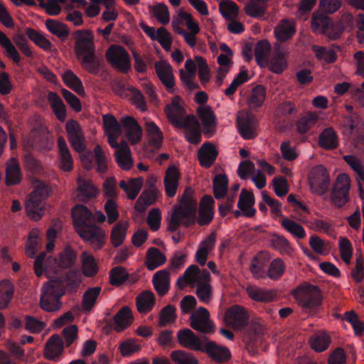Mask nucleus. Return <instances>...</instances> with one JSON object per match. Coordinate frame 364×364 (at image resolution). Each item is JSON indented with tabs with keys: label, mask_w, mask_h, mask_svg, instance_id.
Wrapping results in <instances>:
<instances>
[{
	"label": "nucleus",
	"mask_w": 364,
	"mask_h": 364,
	"mask_svg": "<svg viewBox=\"0 0 364 364\" xmlns=\"http://www.w3.org/2000/svg\"><path fill=\"white\" fill-rule=\"evenodd\" d=\"M80 283V274L74 270L50 279L42 288L40 301L41 308L49 312L58 311L62 306L60 298L65 291L75 290Z\"/></svg>",
	"instance_id": "f257e3e1"
},
{
	"label": "nucleus",
	"mask_w": 364,
	"mask_h": 364,
	"mask_svg": "<svg viewBox=\"0 0 364 364\" xmlns=\"http://www.w3.org/2000/svg\"><path fill=\"white\" fill-rule=\"evenodd\" d=\"M197 199L194 191L186 188L178 203L175 205L167 217L168 230L175 232L181 225L188 227L196 221Z\"/></svg>",
	"instance_id": "f03ea898"
},
{
	"label": "nucleus",
	"mask_w": 364,
	"mask_h": 364,
	"mask_svg": "<svg viewBox=\"0 0 364 364\" xmlns=\"http://www.w3.org/2000/svg\"><path fill=\"white\" fill-rule=\"evenodd\" d=\"M68 139L72 147L80 154L82 166L87 170L91 169L90 152H85V138L80 124L74 120L69 119L65 124Z\"/></svg>",
	"instance_id": "7ed1b4c3"
},
{
	"label": "nucleus",
	"mask_w": 364,
	"mask_h": 364,
	"mask_svg": "<svg viewBox=\"0 0 364 364\" xmlns=\"http://www.w3.org/2000/svg\"><path fill=\"white\" fill-rule=\"evenodd\" d=\"M39 186L29 195L26 202V211L29 217L38 220L44 214L43 199L51 193L50 183H38Z\"/></svg>",
	"instance_id": "20e7f679"
},
{
	"label": "nucleus",
	"mask_w": 364,
	"mask_h": 364,
	"mask_svg": "<svg viewBox=\"0 0 364 364\" xmlns=\"http://www.w3.org/2000/svg\"><path fill=\"white\" fill-rule=\"evenodd\" d=\"M75 228L84 240L91 241V211L82 204H77L72 209Z\"/></svg>",
	"instance_id": "39448f33"
},
{
	"label": "nucleus",
	"mask_w": 364,
	"mask_h": 364,
	"mask_svg": "<svg viewBox=\"0 0 364 364\" xmlns=\"http://www.w3.org/2000/svg\"><path fill=\"white\" fill-rule=\"evenodd\" d=\"M211 282V276L205 269H200L196 264L190 265L180 277L177 284L180 288L189 285L192 288Z\"/></svg>",
	"instance_id": "423d86ee"
},
{
	"label": "nucleus",
	"mask_w": 364,
	"mask_h": 364,
	"mask_svg": "<svg viewBox=\"0 0 364 364\" xmlns=\"http://www.w3.org/2000/svg\"><path fill=\"white\" fill-rule=\"evenodd\" d=\"M295 299L304 308L311 309L318 306L321 301L318 288L314 285L303 284L293 292Z\"/></svg>",
	"instance_id": "0eeeda50"
},
{
	"label": "nucleus",
	"mask_w": 364,
	"mask_h": 364,
	"mask_svg": "<svg viewBox=\"0 0 364 364\" xmlns=\"http://www.w3.org/2000/svg\"><path fill=\"white\" fill-rule=\"evenodd\" d=\"M75 55L82 66L91 72V31L83 33L80 31L76 37L75 45Z\"/></svg>",
	"instance_id": "6e6552de"
},
{
	"label": "nucleus",
	"mask_w": 364,
	"mask_h": 364,
	"mask_svg": "<svg viewBox=\"0 0 364 364\" xmlns=\"http://www.w3.org/2000/svg\"><path fill=\"white\" fill-rule=\"evenodd\" d=\"M106 57L112 67L122 73H127L131 68L128 52L120 46H112L106 53Z\"/></svg>",
	"instance_id": "1a4fd4ad"
},
{
	"label": "nucleus",
	"mask_w": 364,
	"mask_h": 364,
	"mask_svg": "<svg viewBox=\"0 0 364 364\" xmlns=\"http://www.w3.org/2000/svg\"><path fill=\"white\" fill-rule=\"evenodd\" d=\"M190 326L194 330L203 333L214 332V324L210 319V314L207 309L199 307L190 316Z\"/></svg>",
	"instance_id": "9d476101"
},
{
	"label": "nucleus",
	"mask_w": 364,
	"mask_h": 364,
	"mask_svg": "<svg viewBox=\"0 0 364 364\" xmlns=\"http://www.w3.org/2000/svg\"><path fill=\"white\" fill-rule=\"evenodd\" d=\"M238 130L244 139H254L256 135L257 120L255 117L247 112H240L237 117Z\"/></svg>",
	"instance_id": "9b49d317"
},
{
	"label": "nucleus",
	"mask_w": 364,
	"mask_h": 364,
	"mask_svg": "<svg viewBox=\"0 0 364 364\" xmlns=\"http://www.w3.org/2000/svg\"><path fill=\"white\" fill-rule=\"evenodd\" d=\"M249 320L246 310L240 306L235 305L229 308L225 314V323L235 329L245 326Z\"/></svg>",
	"instance_id": "f8f14e48"
},
{
	"label": "nucleus",
	"mask_w": 364,
	"mask_h": 364,
	"mask_svg": "<svg viewBox=\"0 0 364 364\" xmlns=\"http://www.w3.org/2000/svg\"><path fill=\"white\" fill-rule=\"evenodd\" d=\"M181 97L176 95L172 99L171 104L166 105L165 112L169 122L177 128H183L186 126L185 124V118L182 119L185 114V109L178 104Z\"/></svg>",
	"instance_id": "ddd939ff"
},
{
	"label": "nucleus",
	"mask_w": 364,
	"mask_h": 364,
	"mask_svg": "<svg viewBox=\"0 0 364 364\" xmlns=\"http://www.w3.org/2000/svg\"><path fill=\"white\" fill-rule=\"evenodd\" d=\"M156 73L161 83L170 93L174 92L175 79L173 68L165 60L157 61L154 64Z\"/></svg>",
	"instance_id": "4468645a"
},
{
	"label": "nucleus",
	"mask_w": 364,
	"mask_h": 364,
	"mask_svg": "<svg viewBox=\"0 0 364 364\" xmlns=\"http://www.w3.org/2000/svg\"><path fill=\"white\" fill-rule=\"evenodd\" d=\"M139 26L151 40L158 41L165 50L169 51L171 50L173 38L166 28L160 27L157 29L156 34L154 27H149L144 22H141Z\"/></svg>",
	"instance_id": "2eb2a0df"
},
{
	"label": "nucleus",
	"mask_w": 364,
	"mask_h": 364,
	"mask_svg": "<svg viewBox=\"0 0 364 364\" xmlns=\"http://www.w3.org/2000/svg\"><path fill=\"white\" fill-rule=\"evenodd\" d=\"M255 203L253 193L245 189L242 190L237 203L239 210L235 211V216L243 215L249 218L254 216L256 213V209L254 208Z\"/></svg>",
	"instance_id": "dca6fc26"
},
{
	"label": "nucleus",
	"mask_w": 364,
	"mask_h": 364,
	"mask_svg": "<svg viewBox=\"0 0 364 364\" xmlns=\"http://www.w3.org/2000/svg\"><path fill=\"white\" fill-rule=\"evenodd\" d=\"M103 123L109 145L117 149L119 146L117 139L122 134L121 125L112 114L103 115Z\"/></svg>",
	"instance_id": "f3484780"
},
{
	"label": "nucleus",
	"mask_w": 364,
	"mask_h": 364,
	"mask_svg": "<svg viewBox=\"0 0 364 364\" xmlns=\"http://www.w3.org/2000/svg\"><path fill=\"white\" fill-rule=\"evenodd\" d=\"M237 173L242 180L251 178L252 182H266L264 173L260 169H255L252 161H242L237 168Z\"/></svg>",
	"instance_id": "a211bd4d"
},
{
	"label": "nucleus",
	"mask_w": 364,
	"mask_h": 364,
	"mask_svg": "<svg viewBox=\"0 0 364 364\" xmlns=\"http://www.w3.org/2000/svg\"><path fill=\"white\" fill-rule=\"evenodd\" d=\"M215 201L212 196H203L199 203L197 223L200 225H208L213 218Z\"/></svg>",
	"instance_id": "6ab92c4d"
},
{
	"label": "nucleus",
	"mask_w": 364,
	"mask_h": 364,
	"mask_svg": "<svg viewBox=\"0 0 364 364\" xmlns=\"http://www.w3.org/2000/svg\"><path fill=\"white\" fill-rule=\"evenodd\" d=\"M64 348L62 338L58 334L51 336L47 341L44 349L46 359L57 362L60 360Z\"/></svg>",
	"instance_id": "aec40b11"
},
{
	"label": "nucleus",
	"mask_w": 364,
	"mask_h": 364,
	"mask_svg": "<svg viewBox=\"0 0 364 364\" xmlns=\"http://www.w3.org/2000/svg\"><path fill=\"white\" fill-rule=\"evenodd\" d=\"M126 136L132 144H138L142 138V129L138 122L133 117L127 116L122 120Z\"/></svg>",
	"instance_id": "412c9836"
},
{
	"label": "nucleus",
	"mask_w": 364,
	"mask_h": 364,
	"mask_svg": "<svg viewBox=\"0 0 364 364\" xmlns=\"http://www.w3.org/2000/svg\"><path fill=\"white\" fill-rule=\"evenodd\" d=\"M215 241L216 234L212 232L199 244L195 255V260L199 265L204 266L206 264L208 255L215 247Z\"/></svg>",
	"instance_id": "4be33fe9"
},
{
	"label": "nucleus",
	"mask_w": 364,
	"mask_h": 364,
	"mask_svg": "<svg viewBox=\"0 0 364 364\" xmlns=\"http://www.w3.org/2000/svg\"><path fill=\"white\" fill-rule=\"evenodd\" d=\"M180 345L193 350H201L203 347L202 341L190 329L180 330L177 333Z\"/></svg>",
	"instance_id": "5701e85b"
},
{
	"label": "nucleus",
	"mask_w": 364,
	"mask_h": 364,
	"mask_svg": "<svg viewBox=\"0 0 364 364\" xmlns=\"http://www.w3.org/2000/svg\"><path fill=\"white\" fill-rule=\"evenodd\" d=\"M186 126L182 129H186V138L192 144H198L201 140V129L197 118L193 115L185 117Z\"/></svg>",
	"instance_id": "b1692460"
},
{
	"label": "nucleus",
	"mask_w": 364,
	"mask_h": 364,
	"mask_svg": "<svg viewBox=\"0 0 364 364\" xmlns=\"http://www.w3.org/2000/svg\"><path fill=\"white\" fill-rule=\"evenodd\" d=\"M270 259L271 255L267 251H261L254 257L250 271L255 277L259 279L265 277V268Z\"/></svg>",
	"instance_id": "393cba45"
},
{
	"label": "nucleus",
	"mask_w": 364,
	"mask_h": 364,
	"mask_svg": "<svg viewBox=\"0 0 364 364\" xmlns=\"http://www.w3.org/2000/svg\"><path fill=\"white\" fill-rule=\"evenodd\" d=\"M59 167L61 170L69 172L73 170L74 161L65 139H58Z\"/></svg>",
	"instance_id": "a878e982"
},
{
	"label": "nucleus",
	"mask_w": 364,
	"mask_h": 364,
	"mask_svg": "<svg viewBox=\"0 0 364 364\" xmlns=\"http://www.w3.org/2000/svg\"><path fill=\"white\" fill-rule=\"evenodd\" d=\"M218 151L212 143H205L198 151V159L203 167L209 168L215 162Z\"/></svg>",
	"instance_id": "bb28decb"
},
{
	"label": "nucleus",
	"mask_w": 364,
	"mask_h": 364,
	"mask_svg": "<svg viewBox=\"0 0 364 364\" xmlns=\"http://www.w3.org/2000/svg\"><path fill=\"white\" fill-rule=\"evenodd\" d=\"M267 65L269 70L276 74H281L287 68L286 55L280 50L279 44L274 45V52Z\"/></svg>",
	"instance_id": "cd10ccee"
},
{
	"label": "nucleus",
	"mask_w": 364,
	"mask_h": 364,
	"mask_svg": "<svg viewBox=\"0 0 364 364\" xmlns=\"http://www.w3.org/2000/svg\"><path fill=\"white\" fill-rule=\"evenodd\" d=\"M311 24L313 32L323 34L326 33L328 30L331 24V19L327 14L316 11L311 16Z\"/></svg>",
	"instance_id": "c85d7f7f"
},
{
	"label": "nucleus",
	"mask_w": 364,
	"mask_h": 364,
	"mask_svg": "<svg viewBox=\"0 0 364 364\" xmlns=\"http://www.w3.org/2000/svg\"><path fill=\"white\" fill-rule=\"evenodd\" d=\"M129 223L127 220H119L114 225L111 230L110 241L114 247L122 245L125 240Z\"/></svg>",
	"instance_id": "c756f323"
},
{
	"label": "nucleus",
	"mask_w": 364,
	"mask_h": 364,
	"mask_svg": "<svg viewBox=\"0 0 364 364\" xmlns=\"http://www.w3.org/2000/svg\"><path fill=\"white\" fill-rule=\"evenodd\" d=\"M201 351L205 352L210 357L218 362L225 361L230 357V352L227 348L219 346L214 342H208L204 344Z\"/></svg>",
	"instance_id": "7c9ffc66"
},
{
	"label": "nucleus",
	"mask_w": 364,
	"mask_h": 364,
	"mask_svg": "<svg viewBox=\"0 0 364 364\" xmlns=\"http://www.w3.org/2000/svg\"><path fill=\"white\" fill-rule=\"evenodd\" d=\"M134 317L131 309L128 306L122 307L114 316V330L121 332L130 326L133 323Z\"/></svg>",
	"instance_id": "2f4dec72"
},
{
	"label": "nucleus",
	"mask_w": 364,
	"mask_h": 364,
	"mask_svg": "<svg viewBox=\"0 0 364 364\" xmlns=\"http://www.w3.org/2000/svg\"><path fill=\"white\" fill-rule=\"evenodd\" d=\"M153 285L159 295H165L170 286V273L167 269H162L156 272L152 279Z\"/></svg>",
	"instance_id": "473e14b6"
},
{
	"label": "nucleus",
	"mask_w": 364,
	"mask_h": 364,
	"mask_svg": "<svg viewBox=\"0 0 364 364\" xmlns=\"http://www.w3.org/2000/svg\"><path fill=\"white\" fill-rule=\"evenodd\" d=\"M197 114L204 126V133H213L215 126V117L212 108L210 106L198 107Z\"/></svg>",
	"instance_id": "72a5a7b5"
},
{
	"label": "nucleus",
	"mask_w": 364,
	"mask_h": 364,
	"mask_svg": "<svg viewBox=\"0 0 364 364\" xmlns=\"http://www.w3.org/2000/svg\"><path fill=\"white\" fill-rule=\"evenodd\" d=\"M295 33L294 22L287 19L282 20L274 29L275 36L280 42L288 41Z\"/></svg>",
	"instance_id": "f704fd0d"
},
{
	"label": "nucleus",
	"mask_w": 364,
	"mask_h": 364,
	"mask_svg": "<svg viewBox=\"0 0 364 364\" xmlns=\"http://www.w3.org/2000/svg\"><path fill=\"white\" fill-rule=\"evenodd\" d=\"M77 255L75 251L70 247H66L65 249L59 254V258L49 257L47 258L46 263L52 259L55 264L54 269L58 267L63 268L70 267L76 259Z\"/></svg>",
	"instance_id": "c9c22d12"
},
{
	"label": "nucleus",
	"mask_w": 364,
	"mask_h": 364,
	"mask_svg": "<svg viewBox=\"0 0 364 364\" xmlns=\"http://www.w3.org/2000/svg\"><path fill=\"white\" fill-rule=\"evenodd\" d=\"M166 261V256L156 247H150L146 254L145 266L149 270H154L163 265Z\"/></svg>",
	"instance_id": "e433bc0d"
},
{
	"label": "nucleus",
	"mask_w": 364,
	"mask_h": 364,
	"mask_svg": "<svg viewBox=\"0 0 364 364\" xmlns=\"http://www.w3.org/2000/svg\"><path fill=\"white\" fill-rule=\"evenodd\" d=\"M331 191V200L338 206H343L348 201L350 183H333Z\"/></svg>",
	"instance_id": "4c0bfd02"
},
{
	"label": "nucleus",
	"mask_w": 364,
	"mask_h": 364,
	"mask_svg": "<svg viewBox=\"0 0 364 364\" xmlns=\"http://www.w3.org/2000/svg\"><path fill=\"white\" fill-rule=\"evenodd\" d=\"M137 311L146 314L151 311L155 304V296L153 292L144 291L136 298Z\"/></svg>",
	"instance_id": "58836bf2"
},
{
	"label": "nucleus",
	"mask_w": 364,
	"mask_h": 364,
	"mask_svg": "<svg viewBox=\"0 0 364 364\" xmlns=\"http://www.w3.org/2000/svg\"><path fill=\"white\" fill-rule=\"evenodd\" d=\"M331 343V338L330 336L323 331L314 334L309 339L311 348L318 353L327 350Z\"/></svg>",
	"instance_id": "ea45409f"
},
{
	"label": "nucleus",
	"mask_w": 364,
	"mask_h": 364,
	"mask_svg": "<svg viewBox=\"0 0 364 364\" xmlns=\"http://www.w3.org/2000/svg\"><path fill=\"white\" fill-rule=\"evenodd\" d=\"M281 226L294 237L304 239L306 232L304 227L287 217H283L279 221Z\"/></svg>",
	"instance_id": "a19ab883"
},
{
	"label": "nucleus",
	"mask_w": 364,
	"mask_h": 364,
	"mask_svg": "<svg viewBox=\"0 0 364 364\" xmlns=\"http://www.w3.org/2000/svg\"><path fill=\"white\" fill-rule=\"evenodd\" d=\"M269 245L282 255H292L294 252L291 244L282 235H273L269 240Z\"/></svg>",
	"instance_id": "79ce46f5"
},
{
	"label": "nucleus",
	"mask_w": 364,
	"mask_h": 364,
	"mask_svg": "<svg viewBox=\"0 0 364 364\" xmlns=\"http://www.w3.org/2000/svg\"><path fill=\"white\" fill-rule=\"evenodd\" d=\"M146 132L147 133L149 144L156 149H159L163 143V134L156 126V124L152 122H148L145 124Z\"/></svg>",
	"instance_id": "37998d69"
},
{
	"label": "nucleus",
	"mask_w": 364,
	"mask_h": 364,
	"mask_svg": "<svg viewBox=\"0 0 364 364\" xmlns=\"http://www.w3.org/2000/svg\"><path fill=\"white\" fill-rule=\"evenodd\" d=\"M271 51V46L267 40L259 41L255 47V60L258 65L263 68L267 65V56Z\"/></svg>",
	"instance_id": "c03bdc74"
},
{
	"label": "nucleus",
	"mask_w": 364,
	"mask_h": 364,
	"mask_svg": "<svg viewBox=\"0 0 364 364\" xmlns=\"http://www.w3.org/2000/svg\"><path fill=\"white\" fill-rule=\"evenodd\" d=\"M248 296L255 301L259 302L271 301L275 296L274 291L259 288L257 286H249L246 289Z\"/></svg>",
	"instance_id": "a18cd8bd"
},
{
	"label": "nucleus",
	"mask_w": 364,
	"mask_h": 364,
	"mask_svg": "<svg viewBox=\"0 0 364 364\" xmlns=\"http://www.w3.org/2000/svg\"><path fill=\"white\" fill-rule=\"evenodd\" d=\"M245 14L253 18L262 17L267 12L265 0H248L245 9Z\"/></svg>",
	"instance_id": "49530a36"
},
{
	"label": "nucleus",
	"mask_w": 364,
	"mask_h": 364,
	"mask_svg": "<svg viewBox=\"0 0 364 364\" xmlns=\"http://www.w3.org/2000/svg\"><path fill=\"white\" fill-rule=\"evenodd\" d=\"M304 223H306L307 227L317 232H324L328 235L334 233V228L331 223L328 220H323L318 218H314L309 221H305L302 218H299Z\"/></svg>",
	"instance_id": "de8ad7c7"
},
{
	"label": "nucleus",
	"mask_w": 364,
	"mask_h": 364,
	"mask_svg": "<svg viewBox=\"0 0 364 364\" xmlns=\"http://www.w3.org/2000/svg\"><path fill=\"white\" fill-rule=\"evenodd\" d=\"M319 145L325 149H334L338 145V137L333 128L325 129L319 135Z\"/></svg>",
	"instance_id": "09e8293b"
},
{
	"label": "nucleus",
	"mask_w": 364,
	"mask_h": 364,
	"mask_svg": "<svg viewBox=\"0 0 364 364\" xmlns=\"http://www.w3.org/2000/svg\"><path fill=\"white\" fill-rule=\"evenodd\" d=\"M21 171L19 163L16 158H11L6 163L5 182H21Z\"/></svg>",
	"instance_id": "8fccbe9b"
},
{
	"label": "nucleus",
	"mask_w": 364,
	"mask_h": 364,
	"mask_svg": "<svg viewBox=\"0 0 364 364\" xmlns=\"http://www.w3.org/2000/svg\"><path fill=\"white\" fill-rule=\"evenodd\" d=\"M14 294V287L9 280L0 282V309H5L11 302Z\"/></svg>",
	"instance_id": "3c124183"
},
{
	"label": "nucleus",
	"mask_w": 364,
	"mask_h": 364,
	"mask_svg": "<svg viewBox=\"0 0 364 364\" xmlns=\"http://www.w3.org/2000/svg\"><path fill=\"white\" fill-rule=\"evenodd\" d=\"M64 83L79 95L85 93L82 83L80 78L70 70H67L62 75Z\"/></svg>",
	"instance_id": "603ef678"
},
{
	"label": "nucleus",
	"mask_w": 364,
	"mask_h": 364,
	"mask_svg": "<svg viewBox=\"0 0 364 364\" xmlns=\"http://www.w3.org/2000/svg\"><path fill=\"white\" fill-rule=\"evenodd\" d=\"M0 45L5 49L7 56L11 58L14 63L18 64L21 61V58L17 49L12 43L10 38L1 31H0Z\"/></svg>",
	"instance_id": "864d4df0"
},
{
	"label": "nucleus",
	"mask_w": 364,
	"mask_h": 364,
	"mask_svg": "<svg viewBox=\"0 0 364 364\" xmlns=\"http://www.w3.org/2000/svg\"><path fill=\"white\" fill-rule=\"evenodd\" d=\"M318 120V117L316 112L307 113L296 122L297 132L301 134L306 133Z\"/></svg>",
	"instance_id": "5fc2aeb1"
},
{
	"label": "nucleus",
	"mask_w": 364,
	"mask_h": 364,
	"mask_svg": "<svg viewBox=\"0 0 364 364\" xmlns=\"http://www.w3.org/2000/svg\"><path fill=\"white\" fill-rule=\"evenodd\" d=\"M309 245L311 250L319 255H327L331 250L328 241L315 235L309 237Z\"/></svg>",
	"instance_id": "6e6d98bb"
},
{
	"label": "nucleus",
	"mask_w": 364,
	"mask_h": 364,
	"mask_svg": "<svg viewBox=\"0 0 364 364\" xmlns=\"http://www.w3.org/2000/svg\"><path fill=\"white\" fill-rule=\"evenodd\" d=\"M46 26L51 33L60 38H65L69 36L70 31L68 26L56 20L47 19Z\"/></svg>",
	"instance_id": "4d7b16f0"
},
{
	"label": "nucleus",
	"mask_w": 364,
	"mask_h": 364,
	"mask_svg": "<svg viewBox=\"0 0 364 364\" xmlns=\"http://www.w3.org/2000/svg\"><path fill=\"white\" fill-rule=\"evenodd\" d=\"M265 96L266 90L264 87L262 85H258L252 89L247 103L252 108L259 107L262 105Z\"/></svg>",
	"instance_id": "13d9d810"
},
{
	"label": "nucleus",
	"mask_w": 364,
	"mask_h": 364,
	"mask_svg": "<svg viewBox=\"0 0 364 364\" xmlns=\"http://www.w3.org/2000/svg\"><path fill=\"white\" fill-rule=\"evenodd\" d=\"M26 34L30 40L44 50H49L51 49V43L35 29L32 28H27L26 30Z\"/></svg>",
	"instance_id": "bf43d9fd"
},
{
	"label": "nucleus",
	"mask_w": 364,
	"mask_h": 364,
	"mask_svg": "<svg viewBox=\"0 0 364 364\" xmlns=\"http://www.w3.org/2000/svg\"><path fill=\"white\" fill-rule=\"evenodd\" d=\"M219 9L222 15L229 20L235 18L239 12L237 5L230 0H222L219 4Z\"/></svg>",
	"instance_id": "052dcab7"
},
{
	"label": "nucleus",
	"mask_w": 364,
	"mask_h": 364,
	"mask_svg": "<svg viewBox=\"0 0 364 364\" xmlns=\"http://www.w3.org/2000/svg\"><path fill=\"white\" fill-rule=\"evenodd\" d=\"M286 265L280 258L273 259L269 267L267 275L273 280L279 279L284 273Z\"/></svg>",
	"instance_id": "680f3d73"
},
{
	"label": "nucleus",
	"mask_w": 364,
	"mask_h": 364,
	"mask_svg": "<svg viewBox=\"0 0 364 364\" xmlns=\"http://www.w3.org/2000/svg\"><path fill=\"white\" fill-rule=\"evenodd\" d=\"M171 360L176 364H198L197 359L190 353L176 350L171 353Z\"/></svg>",
	"instance_id": "e2e57ef3"
},
{
	"label": "nucleus",
	"mask_w": 364,
	"mask_h": 364,
	"mask_svg": "<svg viewBox=\"0 0 364 364\" xmlns=\"http://www.w3.org/2000/svg\"><path fill=\"white\" fill-rule=\"evenodd\" d=\"M329 180L328 172L322 165L312 168L309 173V182H329Z\"/></svg>",
	"instance_id": "0e129e2a"
},
{
	"label": "nucleus",
	"mask_w": 364,
	"mask_h": 364,
	"mask_svg": "<svg viewBox=\"0 0 364 364\" xmlns=\"http://www.w3.org/2000/svg\"><path fill=\"white\" fill-rule=\"evenodd\" d=\"M107 241L106 230L92 224V249H101Z\"/></svg>",
	"instance_id": "69168bd1"
},
{
	"label": "nucleus",
	"mask_w": 364,
	"mask_h": 364,
	"mask_svg": "<svg viewBox=\"0 0 364 364\" xmlns=\"http://www.w3.org/2000/svg\"><path fill=\"white\" fill-rule=\"evenodd\" d=\"M343 319L350 323L356 336H360L364 333V322L359 319L354 311L346 312Z\"/></svg>",
	"instance_id": "338daca9"
},
{
	"label": "nucleus",
	"mask_w": 364,
	"mask_h": 364,
	"mask_svg": "<svg viewBox=\"0 0 364 364\" xmlns=\"http://www.w3.org/2000/svg\"><path fill=\"white\" fill-rule=\"evenodd\" d=\"M24 320V328L31 333H39L46 327L43 321L33 316L26 315Z\"/></svg>",
	"instance_id": "774afa93"
}]
</instances>
